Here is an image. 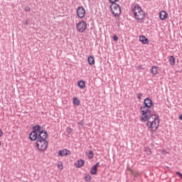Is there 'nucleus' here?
Wrapping results in <instances>:
<instances>
[{"instance_id":"f257e3e1","label":"nucleus","mask_w":182,"mask_h":182,"mask_svg":"<svg viewBox=\"0 0 182 182\" xmlns=\"http://www.w3.org/2000/svg\"><path fill=\"white\" fill-rule=\"evenodd\" d=\"M48 132L40 124H36L32 127V131L28 134V139L31 141H36V146L38 150L45 151L49 145Z\"/></svg>"},{"instance_id":"4468645a","label":"nucleus","mask_w":182,"mask_h":182,"mask_svg":"<svg viewBox=\"0 0 182 182\" xmlns=\"http://www.w3.org/2000/svg\"><path fill=\"white\" fill-rule=\"evenodd\" d=\"M143 9H141V7L140 6H136L134 7V9H132V11L134 13V12H136L137 14H139L140 11H141Z\"/></svg>"},{"instance_id":"6ab92c4d","label":"nucleus","mask_w":182,"mask_h":182,"mask_svg":"<svg viewBox=\"0 0 182 182\" xmlns=\"http://www.w3.org/2000/svg\"><path fill=\"white\" fill-rule=\"evenodd\" d=\"M90 174L91 175H97V168L95 166H92L90 170Z\"/></svg>"},{"instance_id":"423d86ee","label":"nucleus","mask_w":182,"mask_h":182,"mask_svg":"<svg viewBox=\"0 0 182 182\" xmlns=\"http://www.w3.org/2000/svg\"><path fill=\"white\" fill-rule=\"evenodd\" d=\"M77 16L80 18H85L86 15V11L83 6H78L76 10Z\"/></svg>"},{"instance_id":"f704fd0d","label":"nucleus","mask_w":182,"mask_h":182,"mask_svg":"<svg viewBox=\"0 0 182 182\" xmlns=\"http://www.w3.org/2000/svg\"><path fill=\"white\" fill-rule=\"evenodd\" d=\"M166 168H167V169H168V170H170V168H169V167H168V166H166Z\"/></svg>"},{"instance_id":"72a5a7b5","label":"nucleus","mask_w":182,"mask_h":182,"mask_svg":"<svg viewBox=\"0 0 182 182\" xmlns=\"http://www.w3.org/2000/svg\"><path fill=\"white\" fill-rule=\"evenodd\" d=\"M179 119H180L181 121H182V114H181V115L179 116Z\"/></svg>"},{"instance_id":"7c9ffc66","label":"nucleus","mask_w":182,"mask_h":182,"mask_svg":"<svg viewBox=\"0 0 182 182\" xmlns=\"http://www.w3.org/2000/svg\"><path fill=\"white\" fill-rule=\"evenodd\" d=\"M139 70H142L143 69V65H140L138 66Z\"/></svg>"},{"instance_id":"393cba45","label":"nucleus","mask_w":182,"mask_h":182,"mask_svg":"<svg viewBox=\"0 0 182 182\" xmlns=\"http://www.w3.org/2000/svg\"><path fill=\"white\" fill-rule=\"evenodd\" d=\"M24 11H26V12L31 11V7L26 6L25 9H24Z\"/></svg>"},{"instance_id":"4be33fe9","label":"nucleus","mask_w":182,"mask_h":182,"mask_svg":"<svg viewBox=\"0 0 182 182\" xmlns=\"http://www.w3.org/2000/svg\"><path fill=\"white\" fill-rule=\"evenodd\" d=\"M67 133H68V134H72V133H73V129H72L71 127H68V128H67Z\"/></svg>"},{"instance_id":"0eeeda50","label":"nucleus","mask_w":182,"mask_h":182,"mask_svg":"<svg viewBox=\"0 0 182 182\" xmlns=\"http://www.w3.org/2000/svg\"><path fill=\"white\" fill-rule=\"evenodd\" d=\"M146 15H148V14H146L143 10H141L139 12V14H137L136 12H134V16L136 19H137L138 21H141L144 19Z\"/></svg>"},{"instance_id":"a211bd4d","label":"nucleus","mask_w":182,"mask_h":182,"mask_svg":"<svg viewBox=\"0 0 182 182\" xmlns=\"http://www.w3.org/2000/svg\"><path fill=\"white\" fill-rule=\"evenodd\" d=\"M84 179L85 182H91L92 181V176L87 173L85 174Z\"/></svg>"},{"instance_id":"c9c22d12","label":"nucleus","mask_w":182,"mask_h":182,"mask_svg":"<svg viewBox=\"0 0 182 182\" xmlns=\"http://www.w3.org/2000/svg\"><path fill=\"white\" fill-rule=\"evenodd\" d=\"M141 23H142L144 21H139Z\"/></svg>"},{"instance_id":"cd10ccee","label":"nucleus","mask_w":182,"mask_h":182,"mask_svg":"<svg viewBox=\"0 0 182 182\" xmlns=\"http://www.w3.org/2000/svg\"><path fill=\"white\" fill-rule=\"evenodd\" d=\"M58 167L60 168V170H63V164H61L60 165V164H58Z\"/></svg>"},{"instance_id":"6e6552de","label":"nucleus","mask_w":182,"mask_h":182,"mask_svg":"<svg viewBox=\"0 0 182 182\" xmlns=\"http://www.w3.org/2000/svg\"><path fill=\"white\" fill-rule=\"evenodd\" d=\"M71 151L68 149H64L58 151V155L59 157H65L67 156H70Z\"/></svg>"},{"instance_id":"f03ea898","label":"nucleus","mask_w":182,"mask_h":182,"mask_svg":"<svg viewBox=\"0 0 182 182\" xmlns=\"http://www.w3.org/2000/svg\"><path fill=\"white\" fill-rule=\"evenodd\" d=\"M153 106L154 102L150 97H146L144 99V105L140 107L141 112L142 113L141 122H148L154 117V114H151V110L150 109Z\"/></svg>"},{"instance_id":"7ed1b4c3","label":"nucleus","mask_w":182,"mask_h":182,"mask_svg":"<svg viewBox=\"0 0 182 182\" xmlns=\"http://www.w3.org/2000/svg\"><path fill=\"white\" fill-rule=\"evenodd\" d=\"M109 3H111V6L109 8L111 9V11H112V14L114 16L117 17L119 16L122 13L121 6L117 4L119 0H108Z\"/></svg>"},{"instance_id":"20e7f679","label":"nucleus","mask_w":182,"mask_h":182,"mask_svg":"<svg viewBox=\"0 0 182 182\" xmlns=\"http://www.w3.org/2000/svg\"><path fill=\"white\" fill-rule=\"evenodd\" d=\"M154 117H155V118L151 121L149 129H151L152 132H155L159 129L160 119L158 114H154Z\"/></svg>"},{"instance_id":"5701e85b","label":"nucleus","mask_w":182,"mask_h":182,"mask_svg":"<svg viewBox=\"0 0 182 182\" xmlns=\"http://www.w3.org/2000/svg\"><path fill=\"white\" fill-rule=\"evenodd\" d=\"M112 40H114V41L117 42L119 40V38L117 35H114V36H112Z\"/></svg>"},{"instance_id":"2eb2a0df","label":"nucleus","mask_w":182,"mask_h":182,"mask_svg":"<svg viewBox=\"0 0 182 182\" xmlns=\"http://www.w3.org/2000/svg\"><path fill=\"white\" fill-rule=\"evenodd\" d=\"M157 69H158V67H156V65H153V67H151V73L154 75H157L158 73Z\"/></svg>"},{"instance_id":"b1692460","label":"nucleus","mask_w":182,"mask_h":182,"mask_svg":"<svg viewBox=\"0 0 182 182\" xmlns=\"http://www.w3.org/2000/svg\"><path fill=\"white\" fill-rule=\"evenodd\" d=\"M85 124L84 121L81 120L80 122H77V125H80L81 127H83Z\"/></svg>"},{"instance_id":"39448f33","label":"nucleus","mask_w":182,"mask_h":182,"mask_svg":"<svg viewBox=\"0 0 182 182\" xmlns=\"http://www.w3.org/2000/svg\"><path fill=\"white\" fill-rule=\"evenodd\" d=\"M76 28H77V31L79 33H83L85 32L87 28V24L85 21H79L77 24H76Z\"/></svg>"},{"instance_id":"ddd939ff","label":"nucleus","mask_w":182,"mask_h":182,"mask_svg":"<svg viewBox=\"0 0 182 182\" xmlns=\"http://www.w3.org/2000/svg\"><path fill=\"white\" fill-rule=\"evenodd\" d=\"M167 17H168V14L166 11H161L159 13V18L161 20L164 21V20L166 19Z\"/></svg>"},{"instance_id":"f3484780","label":"nucleus","mask_w":182,"mask_h":182,"mask_svg":"<svg viewBox=\"0 0 182 182\" xmlns=\"http://www.w3.org/2000/svg\"><path fill=\"white\" fill-rule=\"evenodd\" d=\"M73 103L75 106H80V100L77 97H73Z\"/></svg>"},{"instance_id":"c756f323","label":"nucleus","mask_w":182,"mask_h":182,"mask_svg":"<svg viewBox=\"0 0 182 182\" xmlns=\"http://www.w3.org/2000/svg\"><path fill=\"white\" fill-rule=\"evenodd\" d=\"M141 97H142V93H139L137 96L138 100H140L141 99Z\"/></svg>"},{"instance_id":"1a4fd4ad","label":"nucleus","mask_w":182,"mask_h":182,"mask_svg":"<svg viewBox=\"0 0 182 182\" xmlns=\"http://www.w3.org/2000/svg\"><path fill=\"white\" fill-rule=\"evenodd\" d=\"M77 87L83 90L86 87V82L84 80H80L77 81Z\"/></svg>"},{"instance_id":"2f4dec72","label":"nucleus","mask_w":182,"mask_h":182,"mask_svg":"<svg viewBox=\"0 0 182 182\" xmlns=\"http://www.w3.org/2000/svg\"><path fill=\"white\" fill-rule=\"evenodd\" d=\"M3 135V132L2 130L0 129V138Z\"/></svg>"},{"instance_id":"bb28decb","label":"nucleus","mask_w":182,"mask_h":182,"mask_svg":"<svg viewBox=\"0 0 182 182\" xmlns=\"http://www.w3.org/2000/svg\"><path fill=\"white\" fill-rule=\"evenodd\" d=\"M150 119H149L148 121H146V122H147L146 124V127L148 128H149L150 125H151V121H149Z\"/></svg>"},{"instance_id":"e433bc0d","label":"nucleus","mask_w":182,"mask_h":182,"mask_svg":"<svg viewBox=\"0 0 182 182\" xmlns=\"http://www.w3.org/2000/svg\"><path fill=\"white\" fill-rule=\"evenodd\" d=\"M1 141H0V146H1Z\"/></svg>"},{"instance_id":"9b49d317","label":"nucleus","mask_w":182,"mask_h":182,"mask_svg":"<svg viewBox=\"0 0 182 182\" xmlns=\"http://www.w3.org/2000/svg\"><path fill=\"white\" fill-rule=\"evenodd\" d=\"M88 65L92 66L95 64V60L94 55H89L87 57Z\"/></svg>"},{"instance_id":"c85d7f7f","label":"nucleus","mask_w":182,"mask_h":182,"mask_svg":"<svg viewBox=\"0 0 182 182\" xmlns=\"http://www.w3.org/2000/svg\"><path fill=\"white\" fill-rule=\"evenodd\" d=\"M95 168H97L100 166V162H97L94 166H92Z\"/></svg>"},{"instance_id":"f8f14e48","label":"nucleus","mask_w":182,"mask_h":182,"mask_svg":"<svg viewBox=\"0 0 182 182\" xmlns=\"http://www.w3.org/2000/svg\"><path fill=\"white\" fill-rule=\"evenodd\" d=\"M139 41L142 43L144 45H148L149 43V41L146 36H141L139 37Z\"/></svg>"},{"instance_id":"473e14b6","label":"nucleus","mask_w":182,"mask_h":182,"mask_svg":"<svg viewBox=\"0 0 182 182\" xmlns=\"http://www.w3.org/2000/svg\"><path fill=\"white\" fill-rule=\"evenodd\" d=\"M25 24L28 25L29 24V20H26Z\"/></svg>"},{"instance_id":"412c9836","label":"nucleus","mask_w":182,"mask_h":182,"mask_svg":"<svg viewBox=\"0 0 182 182\" xmlns=\"http://www.w3.org/2000/svg\"><path fill=\"white\" fill-rule=\"evenodd\" d=\"M144 151L147 154L148 156H151V149L149 147H146L144 149Z\"/></svg>"},{"instance_id":"dca6fc26","label":"nucleus","mask_w":182,"mask_h":182,"mask_svg":"<svg viewBox=\"0 0 182 182\" xmlns=\"http://www.w3.org/2000/svg\"><path fill=\"white\" fill-rule=\"evenodd\" d=\"M169 62H170V65L171 66L175 65L176 58H175V57H173V55H170V57H169Z\"/></svg>"},{"instance_id":"a878e982","label":"nucleus","mask_w":182,"mask_h":182,"mask_svg":"<svg viewBox=\"0 0 182 182\" xmlns=\"http://www.w3.org/2000/svg\"><path fill=\"white\" fill-rule=\"evenodd\" d=\"M176 175L180 177L181 179H182V173L179 171L176 172Z\"/></svg>"},{"instance_id":"9d476101","label":"nucleus","mask_w":182,"mask_h":182,"mask_svg":"<svg viewBox=\"0 0 182 182\" xmlns=\"http://www.w3.org/2000/svg\"><path fill=\"white\" fill-rule=\"evenodd\" d=\"M85 161L83 159H79L75 163L76 168H82L85 166Z\"/></svg>"},{"instance_id":"aec40b11","label":"nucleus","mask_w":182,"mask_h":182,"mask_svg":"<svg viewBox=\"0 0 182 182\" xmlns=\"http://www.w3.org/2000/svg\"><path fill=\"white\" fill-rule=\"evenodd\" d=\"M87 158L89 160H92V159H94V152L92 150H90L88 151Z\"/></svg>"}]
</instances>
